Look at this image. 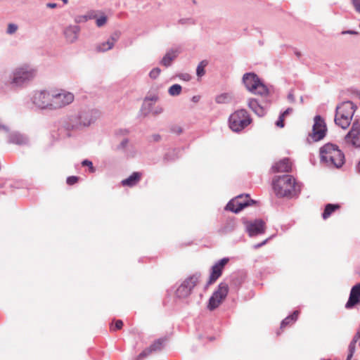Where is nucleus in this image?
<instances>
[{
    "mask_svg": "<svg viewBox=\"0 0 360 360\" xmlns=\"http://www.w3.org/2000/svg\"><path fill=\"white\" fill-rule=\"evenodd\" d=\"M264 222L260 219L255 220L247 224V230L250 236L264 233Z\"/></svg>",
    "mask_w": 360,
    "mask_h": 360,
    "instance_id": "nucleus-16",
    "label": "nucleus"
},
{
    "mask_svg": "<svg viewBox=\"0 0 360 360\" xmlns=\"http://www.w3.org/2000/svg\"><path fill=\"white\" fill-rule=\"evenodd\" d=\"M79 178L76 176H71L67 178V184L70 186L74 185L77 183Z\"/></svg>",
    "mask_w": 360,
    "mask_h": 360,
    "instance_id": "nucleus-38",
    "label": "nucleus"
},
{
    "mask_svg": "<svg viewBox=\"0 0 360 360\" xmlns=\"http://www.w3.org/2000/svg\"><path fill=\"white\" fill-rule=\"evenodd\" d=\"M359 339H360V330H358V332L354 335L352 341L349 344V353L347 356V360H351V359L352 358L353 354L355 352V344L359 341ZM359 345H360V341H359Z\"/></svg>",
    "mask_w": 360,
    "mask_h": 360,
    "instance_id": "nucleus-25",
    "label": "nucleus"
},
{
    "mask_svg": "<svg viewBox=\"0 0 360 360\" xmlns=\"http://www.w3.org/2000/svg\"><path fill=\"white\" fill-rule=\"evenodd\" d=\"M229 259L224 258L216 263L212 268L211 274L207 283L205 288L214 283L221 275L225 265L228 263Z\"/></svg>",
    "mask_w": 360,
    "mask_h": 360,
    "instance_id": "nucleus-14",
    "label": "nucleus"
},
{
    "mask_svg": "<svg viewBox=\"0 0 360 360\" xmlns=\"http://www.w3.org/2000/svg\"><path fill=\"white\" fill-rule=\"evenodd\" d=\"M123 326V322L122 320H117L115 323V326L110 327V330L115 331L116 330H120Z\"/></svg>",
    "mask_w": 360,
    "mask_h": 360,
    "instance_id": "nucleus-36",
    "label": "nucleus"
},
{
    "mask_svg": "<svg viewBox=\"0 0 360 360\" xmlns=\"http://www.w3.org/2000/svg\"><path fill=\"white\" fill-rule=\"evenodd\" d=\"M61 1H63V3L65 4H68V0H61Z\"/></svg>",
    "mask_w": 360,
    "mask_h": 360,
    "instance_id": "nucleus-47",
    "label": "nucleus"
},
{
    "mask_svg": "<svg viewBox=\"0 0 360 360\" xmlns=\"http://www.w3.org/2000/svg\"><path fill=\"white\" fill-rule=\"evenodd\" d=\"M75 96L73 94L65 91L52 89V103L53 108H60L65 107L73 102Z\"/></svg>",
    "mask_w": 360,
    "mask_h": 360,
    "instance_id": "nucleus-9",
    "label": "nucleus"
},
{
    "mask_svg": "<svg viewBox=\"0 0 360 360\" xmlns=\"http://www.w3.org/2000/svg\"><path fill=\"white\" fill-rule=\"evenodd\" d=\"M1 127H2V126H1V124H0V129L1 128Z\"/></svg>",
    "mask_w": 360,
    "mask_h": 360,
    "instance_id": "nucleus-50",
    "label": "nucleus"
},
{
    "mask_svg": "<svg viewBox=\"0 0 360 360\" xmlns=\"http://www.w3.org/2000/svg\"><path fill=\"white\" fill-rule=\"evenodd\" d=\"M179 77L185 81H189L191 79V76L188 74H182Z\"/></svg>",
    "mask_w": 360,
    "mask_h": 360,
    "instance_id": "nucleus-41",
    "label": "nucleus"
},
{
    "mask_svg": "<svg viewBox=\"0 0 360 360\" xmlns=\"http://www.w3.org/2000/svg\"><path fill=\"white\" fill-rule=\"evenodd\" d=\"M255 202L250 199L249 195H240L232 199L226 206V209L233 212L238 213L243 208L254 204Z\"/></svg>",
    "mask_w": 360,
    "mask_h": 360,
    "instance_id": "nucleus-10",
    "label": "nucleus"
},
{
    "mask_svg": "<svg viewBox=\"0 0 360 360\" xmlns=\"http://www.w3.org/2000/svg\"><path fill=\"white\" fill-rule=\"evenodd\" d=\"M200 278V274L198 273H195L185 278L176 291L177 297L180 298L188 297L191 294L193 289L199 283Z\"/></svg>",
    "mask_w": 360,
    "mask_h": 360,
    "instance_id": "nucleus-7",
    "label": "nucleus"
},
{
    "mask_svg": "<svg viewBox=\"0 0 360 360\" xmlns=\"http://www.w3.org/2000/svg\"><path fill=\"white\" fill-rule=\"evenodd\" d=\"M360 302V283L354 285L350 291L349 297L345 304L347 309H352Z\"/></svg>",
    "mask_w": 360,
    "mask_h": 360,
    "instance_id": "nucleus-15",
    "label": "nucleus"
},
{
    "mask_svg": "<svg viewBox=\"0 0 360 360\" xmlns=\"http://www.w3.org/2000/svg\"><path fill=\"white\" fill-rule=\"evenodd\" d=\"M177 54V51H170L167 52L162 58L161 64L165 67L169 66L172 60L176 58Z\"/></svg>",
    "mask_w": 360,
    "mask_h": 360,
    "instance_id": "nucleus-24",
    "label": "nucleus"
},
{
    "mask_svg": "<svg viewBox=\"0 0 360 360\" xmlns=\"http://www.w3.org/2000/svg\"><path fill=\"white\" fill-rule=\"evenodd\" d=\"M118 34H115V35L112 36L108 41L99 44L96 46V51L98 52H104L110 50L113 47L115 42L118 39Z\"/></svg>",
    "mask_w": 360,
    "mask_h": 360,
    "instance_id": "nucleus-19",
    "label": "nucleus"
},
{
    "mask_svg": "<svg viewBox=\"0 0 360 360\" xmlns=\"http://www.w3.org/2000/svg\"><path fill=\"white\" fill-rule=\"evenodd\" d=\"M357 170L360 172V162H359L357 165Z\"/></svg>",
    "mask_w": 360,
    "mask_h": 360,
    "instance_id": "nucleus-45",
    "label": "nucleus"
},
{
    "mask_svg": "<svg viewBox=\"0 0 360 360\" xmlns=\"http://www.w3.org/2000/svg\"><path fill=\"white\" fill-rule=\"evenodd\" d=\"M162 347V342L161 340H157L153 344H152L148 348L151 351V352H157L161 350Z\"/></svg>",
    "mask_w": 360,
    "mask_h": 360,
    "instance_id": "nucleus-32",
    "label": "nucleus"
},
{
    "mask_svg": "<svg viewBox=\"0 0 360 360\" xmlns=\"http://www.w3.org/2000/svg\"><path fill=\"white\" fill-rule=\"evenodd\" d=\"M141 176L142 174L140 172H134L128 178L122 180V184L125 186H134L140 181Z\"/></svg>",
    "mask_w": 360,
    "mask_h": 360,
    "instance_id": "nucleus-20",
    "label": "nucleus"
},
{
    "mask_svg": "<svg viewBox=\"0 0 360 360\" xmlns=\"http://www.w3.org/2000/svg\"><path fill=\"white\" fill-rule=\"evenodd\" d=\"M356 107L351 101H345L336 108L335 122L342 129H347L352 121Z\"/></svg>",
    "mask_w": 360,
    "mask_h": 360,
    "instance_id": "nucleus-3",
    "label": "nucleus"
},
{
    "mask_svg": "<svg viewBox=\"0 0 360 360\" xmlns=\"http://www.w3.org/2000/svg\"><path fill=\"white\" fill-rule=\"evenodd\" d=\"M345 143L348 146L360 148V125L354 122L352 128L345 137Z\"/></svg>",
    "mask_w": 360,
    "mask_h": 360,
    "instance_id": "nucleus-12",
    "label": "nucleus"
},
{
    "mask_svg": "<svg viewBox=\"0 0 360 360\" xmlns=\"http://www.w3.org/2000/svg\"><path fill=\"white\" fill-rule=\"evenodd\" d=\"M36 75L35 70L28 65L21 66L13 72L11 83L20 86L32 79Z\"/></svg>",
    "mask_w": 360,
    "mask_h": 360,
    "instance_id": "nucleus-8",
    "label": "nucleus"
},
{
    "mask_svg": "<svg viewBox=\"0 0 360 360\" xmlns=\"http://www.w3.org/2000/svg\"><path fill=\"white\" fill-rule=\"evenodd\" d=\"M229 292V285L224 282H221L218 285L217 289L212 293L207 303V309L213 311L218 308L225 300Z\"/></svg>",
    "mask_w": 360,
    "mask_h": 360,
    "instance_id": "nucleus-6",
    "label": "nucleus"
},
{
    "mask_svg": "<svg viewBox=\"0 0 360 360\" xmlns=\"http://www.w3.org/2000/svg\"><path fill=\"white\" fill-rule=\"evenodd\" d=\"M181 86L179 84H174L169 89V94L171 96H178L181 94Z\"/></svg>",
    "mask_w": 360,
    "mask_h": 360,
    "instance_id": "nucleus-31",
    "label": "nucleus"
},
{
    "mask_svg": "<svg viewBox=\"0 0 360 360\" xmlns=\"http://www.w3.org/2000/svg\"><path fill=\"white\" fill-rule=\"evenodd\" d=\"M107 18L105 16H102L96 20V25L98 27H101L106 23Z\"/></svg>",
    "mask_w": 360,
    "mask_h": 360,
    "instance_id": "nucleus-40",
    "label": "nucleus"
},
{
    "mask_svg": "<svg viewBox=\"0 0 360 360\" xmlns=\"http://www.w3.org/2000/svg\"><path fill=\"white\" fill-rule=\"evenodd\" d=\"M355 11L360 14V0H352Z\"/></svg>",
    "mask_w": 360,
    "mask_h": 360,
    "instance_id": "nucleus-39",
    "label": "nucleus"
},
{
    "mask_svg": "<svg viewBox=\"0 0 360 360\" xmlns=\"http://www.w3.org/2000/svg\"><path fill=\"white\" fill-rule=\"evenodd\" d=\"M300 312L299 311H295L292 314L287 316L281 324V328H285L286 326L292 325L293 323H295L298 316H299Z\"/></svg>",
    "mask_w": 360,
    "mask_h": 360,
    "instance_id": "nucleus-23",
    "label": "nucleus"
},
{
    "mask_svg": "<svg viewBox=\"0 0 360 360\" xmlns=\"http://www.w3.org/2000/svg\"><path fill=\"white\" fill-rule=\"evenodd\" d=\"M34 103L40 108H53L52 90L50 91H41L35 94Z\"/></svg>",
    "mask_w": 360,
    "mask_h": 360,
    "instance_id": "nucleus-13",
    "label": "nucleus"
},
{
    "mask_svg": "<svg viewBox=\"0 0 360 360\" xmlns=\"http://www.w3.org/2000/svg\"><path fill=\"white\" fill-rule=\"evenodd\" d=\"M208 62L205 60L201 61L197 67L196 73L198 77H202L205 75V68L207 65Z\"/></svg>",
    "mask_w": 360,
    "mask_h": 360,
    "instance_id": "nucleus-30",
    "label": "nucleus"
},
{
    "mask_svg": "<svg viewBox=\"0 0 360 360\" xmlns=\"http://www.w3.org/2000/svg\"><path fill=\"white\" fill-rule=\"evenodd\" d=\"M80 119H81V116L79 117H77V116H73L70 118V120L71 122H75L74 124H72V128H77L80 126H86V125H89V122H82L80 121Z\"/></svg>",
    "mask_w": 360,
    "mask_h": 360,
    "instance_id": "nucleus-28",
    "label": "nucleus"
},
{
    "mask_svg": "<svg viewBox=\"0 0 360 360\" xmlns=\"http://www.w3.org/2000/svg\"><path fill=\"white\" fill-rule=\"evenodd\" d=\"M27 142V139L24 137H21L20 138V141H18V143L19 144H23V143H25Z\"/></svg>",
    "mask_w": 360,
    "mask_h": 360,
    "instance_id": "nucleus-43",
    "label": "nucleus"
},
{
    "mask_svg": "<svg viewBox=\"0 0 360 360\" xmlns=\"http://www.w3.org/2000/svg\"><path fill=\"white\" fill-rule=\"evenodd\" d=\"M181 129H179V130L178 131V133H181Z\"/></svg>",
    "mask_w": 360,
    "mask_h": 360,
    "instance_id": "nucleus-49",
    "label": "nucleus"
},
{
    "mask_svg": "<svg viewBox=\"0 0 360 360\" xmlns=\"http://www.w3.org/2000/svg\"><path fill=\"white\" fill-rule=\"evenodd\" d=\"M160 69L158 68H155L150 72L149 76L152 79H156L160 75Z\"/></svg>",
    "mask_w": 360,
    "mask_h": 360,
    "instance_id": "nucleus-34",
    "label": "nucleus"
},
{
    "mask_svg": "<svg viewBox=\"0 0 360 360\" xmlns=\"http://www.w3.org/2000/svg\"><path fill=\"white\" fill-rule=\"evenodd\" d=\"M17 30H18V26L16 25L10 23L8 25L7 33L9 34H12L15 33L17 31Z\"/></svg>",
    "mask_w": 360,
    "mask_h": 360,
    "instance_id": "nucleus-37",
    "label": "nucleus"
},
{
    "mask_svg": "<svg viewBox=\"0 0 360 360\" xmlns=\"http://www.w3.org/2000/svg\"><path fill=\"white\" fill-rule=\"evenodd\" d=\"M82 166H87L89 168L90 172L93 173L95 172V168L93 166L92 162L88 160H84L82 162Z\"/></svg>",
    "mask_w": 360,
    "mask_h": 360,
    "instance_id": "nucleus-35",
    "label": "nucleus"
},
{
    "mask_svg": "<svg viewBox=\"0 0 360 360\" xmlns=\"http://www.w3.org/2000/svg\"><path fill=\"white\" fill-rule=\"evenodd\" d=\"M46 6L50 8H55L57 7V4L56 3H49Z\"/></svg>",
    "mask_w": 360,
    "mask_h": 360,
    "instance_id": "nucleus-42",
    "label": "nucleus"
},
{
    "mask_svg": "<svg viewBox=\"0 0 360 360\" xmlns=\"http://www.w3.org/2000/svg\"><path fill=\"white\" fill-rule=\"evenodd\" d=\"M321 160L330 166L339 168L345 162V155L336 145L326 143L320 148Z\"/></svg>",
    "mask_w": 360,
    "mask_h": 360,
    "instance_id": "nucleus-2",
    "label": "nucleus"
},
{
    "mask_svg": "<svg viewBox=\"0 0 360 360\" xmlns=\"http://www.w3.org/2000/svg\"><path fill=\"white\" fill-rule=\"evenodd\" d=\"M231 97L229 94H222L216 97V102L217 103H226L230 101Z\"/></svg>",
    "mask_w": 360,
    "mask_h": 360,
    "instance_id": "nucleus-29",
    "label": "nucleus"
},
{
    "mask_svg": "<svg viewBox=\"0 0 360 360\" xmlns=\"http://www.w3.org/2000/svg\"><path fill=\"white\" fill-rule=\"evenodd\" d=\"M151 353V351L148 347L138 355V356L136 357V360H142L143 358L148 356Z\"/></svg>",
    "mask_w": 360,
    "mask_h": 360,
    "instance_id": "nucleus-33",
    "label": "nucleus"
},
{
    "mask_svg": "<svg viewBox=\"0 0 360 360\" xmlns=\"http://www.w3.org/2000/svg\"><path fill=\"white\" fill-rule=\"evenodd\" d=\"M266 241H264L263 243H259V244H257L255 245V248H258L259 247H261L262 245H264Z\"/></svg>",
    "mask_w": 360,
    "mask_h": 360,
    "instance_id": "nucleus-44",
    "label": "nucleus"
},
{
    "mask_svg": "<svg viewBox=\"0 0 360 360\" xmlns=\"http://www.w3.org/2000/svg\"><path fill=\"white\" fill-rule=\"evenodd\" d=\"M243 82L250 92L255 95L266 96L269 89L255 73H246L243 77Z\"/></svg>",
    "mask_w": 360,
    "mask_h": 360,
    "instance_id": "nucleus-4",
    "label": "nucleus"
},
{
    "mask_svg": "<svg viewBox=\"0 0 360 360\" xmlns=\"http://www.w3.org/2000/svg\"><path fill=\"white\" fill-rule=\"evenodd\" d=\"M235 224L233 221H227L220 229L219 233L221 234H227L233 231Z\"/></svg>",
    "mask_w": 360,
    "mask_h": 360,
    "instance_id": "nucleus-27",
    "label": "nucleus"
},
{
    "mask_svg": "<svg viewBox=\"0 0 360 360\" xmlns=\"http://www.w3.org/2000/svg\"><path fill=\"white\" fill-rule=\"evenodd\" d=\"M295 53H296L297 57H300L301 53L300 52H296Z\"/></svg>",
    "mask_w": 360,
    "mask_h": 360,
    "instance_id": "nucleus-46",
    "label": "nucleus"
},
{
    "mask_svg": "<svg viewBox=\"0 0 360 360\" xmlns=\"http://www.w3.org/2000/svg\"><path fill=\"white\" fill-rule=\"evenodd\" d=\"M340 208L338 204H327L325 207L324 211L322 214L323 219H327L330 215L336 210Z\"/></svg>",
    "mask_w": 360,
    "mask_h": 360,
    "instance_id": "nucleus-22",
    "label": "nucleus"
},
{
    "mask_svg": "<svg viewBox=\"0 0 360 360\" xmlns=\"http://www.w3.org/2000/svg\"><path fill=\"white\" fill-rule=\"evenodd\" d=\"M327 129L324 120L319 115L314 118V124L312 132L309 135L314 141H319L323 139L326 135Z\"/></svg>",
    "mask_w": 360,
    "mask_h": 360,
    "instance_id": "nucleus-11",
    "label": "nucleus"
},
{
    "mask_svg": "<svg viewBox=\"0 0 360 360\" xmlns=\"http://www.w3.org/2000/svg\"><path fill=\"white\" fill-rule=\"evenodd\" d=\"M158 139H159V136H155V141H158Z\"/></svg>",
    "mask_w": 360,
    "mask_h": 360,
    "instance_id": "nucleus-48",
    "label": "nucleus"
},
{
    "mask_svg": "<svg viewBox=\"0 0 360 360\" xmlns=\"http://www.w3.org/2000/svg\"><path fill=\"white\" fill-rule=\"evenodd\" d=\"M252 120L248 112L244 109H240L232 113L229 119L230 129L236 132L242 131L248 126Z\"/></svg>",
    "mask_w": 360,
    "mask_h": 360,
    "instance_id": "nucleus-5",
    "label": "nucleus"
},
{
    "mask_svg": "<svg viewBox=\"0 0 360 360\" xmlns=\"http://www.w3.org/2000/svg\"><path fill=\"white\" fill-rule=\"evenodd\" d=\"M273 188L278 197L292 198L301 191V184L291 175L279 176L273 181Z\"/></svg>",
    "mask_w": 360,
    "mask_h": 360,
    "instance_id": "nucleus-1",
    "label": "nucleus"
},
{
    "mask_svg": "<svg viewBox=\"0 0 360 360\" xmlns=\"http://www.w3.org/2000/svg\"><path fill=\"white\" fill-rule=\"evenodd\" d=\"M248 107L257 115L263 116L265 113L264 109L258 103L257 100L250 98L248 103Z\"/></svg>",
    "mask_w": 360,
    "mask_h": 360,
    "instance_id": "nucleus-21",
    "label": "nucleus"
},
{
    "mask_svg": "<svg viewBox=\"0 0 360 360\" xmlns=\"http://www.w3.org/2000/svg\"><path fill=\"white\" fill-rule=\"evenodd\" d=\"M293 109L292 108H287L278 117V120L276 122V125L278 127L283 128L284 127L285 118L289 115L292 114Z\"/></svg>",
    "mask_w": 360,
    "mask_h": 360,
    "instance_id": "nucleus-26",
    "label": "nucleus"
},
{
    "mask_svg": "<svg viewBox=\"0 0 360 360\" xmlns=\"http://www.w3.org/2000/svg\"><path fill=\"white\" fill-rule=\"evenodd\" d=\"M79 32V27L78 26L75 25L67 27L65 30L64 34L67 41H68L70 43H72L77 40Z\"/></svg>",
    "mask_w": 360,
    "mask_h": 360,
    "instance_id": "nucleus-18",
    "label": "nucleus"
},
{
    "mask_svg": "<svg viewBox=\"0 0 360 360\" xmlns=\"http://www.w3.org/2000/svg\"><path fill=\"white\" fill-rule=\"evenodd\" d=\"M274 172H290L292 170V163L288 158H284L277 162L272 167Z\"/></svg>",
    "mask_w": 360,
    "mask_h": 360,
    "instance_id": "nucleus-17",
    "label": "nucleus"
}]
</instances>
